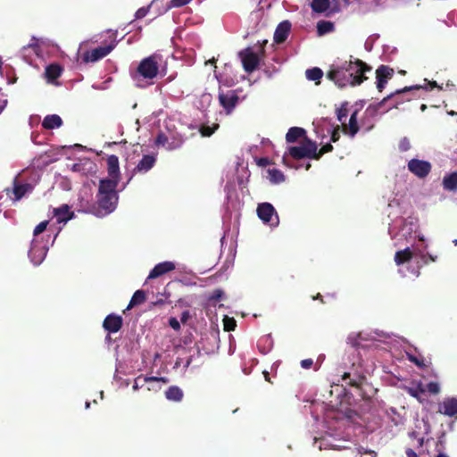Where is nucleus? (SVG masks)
<instances>
[{
  "label": "nucleus",
  "mask_w": 457,
  "mask_h": 457,
  "mask_svg": "<svg viewBox=\"0 0 457 457\" xmlns=\"http://www.w3.org/2000/svg\"><path fill=\"white\" fill-rule=\"evenodd\" d=\"M118 184L114 179H101L96 195L98 207L105 214L112 212L118 204L119 196L116 191Z\"/></svg>",
  "instance_id": "nucleus-1"
},
{
  "label": "nucleus",
  "mask_w": 457,
  "mask_h": 457,
  "mask_svg": "<svg viewBox=\"0 0 457 457\" xmlns=\"http://www.w3.org/2000/svg\"><path fill=\"white\" fill-rule=\"evenodd\" d=\"M333 145H322L318 152V145H300L299 146H291L288 154L294 160L319 159L322 154L331 152Z\"/></svg>",
  "instance_id": "nucleus-2"
},
{
  "label": "nucleus",
  "mask_w": 457,
  "mask_h": 457,
  "mask_svg": "<svg viewBox=\"0 0 457 457\" xmlns=\"http://www.w3.org/2000/svg\"><path fill=\"white\" fill-rule=\"evenodd\" d=\"M328 78L341 87L346 85H360L362 82L361 79H348L347 71L343 63L341 65H332L330 71L328 72Z\"/></svg>",
  "instance_id": "nucleus-3"
},
{
  "label": "nucleus",
  "mask_w": 457,
  "mask_h": 457,
  "mask_svg": "<svg viewBox=\"0 0 457 457\" xmlns=\"http://www.w3.org/2000/svg\"><path fill=\"white\" fill-rule=\"evenodd\" d=\"M160 61L161 57L157 54L143 59L137 67L138 75L144 79H153L158 74Z\"/></svg>",
  "instance_id": "nucleus-4"
},
{
  "label": "nucleus",
  "mask_w": 457,
  "mask_h": 457,
  "mask_svg": "<svg viewBox=\"0 0 457 457\" xmlns=\"http://www.w3.org/2000/svg\"><path fill=\"white\" fill-rule=\"evenodd\" d=\"M315 126V131L318 134V137L321 139H327V143L336 142L339 139L340 137V128L339 126L334 127L328 120L319 121L317 123L313 122Z\"/></svg>",
  "instance_id": "nucleus-5"
},
{
  "label": "nucleus",
  "mask_w": 457,
  "mask_h": 457,
  "mask_svg": "<svg viewBox=\"0 0 457 457\" xmlns=\"http://www.w3.org/2000/svg\"><path fill=\"white\" fill-rule=\"evenodd\" d=\"M263 54V48L260 46V54L254 52L252 48H246L239 53L243 67L246 72L254 71L260 62V54Z\"/></svg>",
  "instance_id": "nucleus-6"
},
{
  "label": "nucleus",
  "mask_w": 457,
  "mask_h": 457,
  "mask_svg": "<svg viewBox=\"0 0 457 457\" xmlns=\"http://www.w3.org/2000/svg\"><path fill=\"white\" fill-rule=\"evenodd\" d=\"M347 116V109L346 104H343L338 110H337V119L344 126V131L345 133L350 134L352 137L354 136L358 131V126H357V112H354L349 120L348 125L345 124V120Z\"/></svg>",
  "instance_id": "nucleus-7"
},
{
  "label": "nucleus",
  "mask_w": 457,
  "mask_h": 457,
  "mask_svg": "<svg viewBox=\"0 0 457 457\" xmlns=\"http://www.w3.org/2000/svg\"><path fill=\"white\" fill-rule=\"evenodd\" d=\"M343 64L347 71L348 79H361L363 81L366 79L364 73L370 70V67L359 60L345 62Z\"/></svg>",
  "instance_id": "nucleus-8"
},
{
  "label": "nucleus",
  "mask_w": 457,
  "mask_h": 457,
  "mask_svg": "<svg viewBox=\"0 0 457 457\" xmlns=\"http://www.w3.org/2000/svg\"><path fill=\"white\" fill-rule=\"evenodd\" d=\"M257 215L264 222H272V225L278 224V217L273 205L270 203H262L257 207Z\"/></svg>",
  "instance_id": "nucleus-9"
},
{
  "label": "nucleus",
  "mask_w": 457,
  "mask_h": 457,
  "mask_svg": "<svg viewBox=\"0 0 457 457\" xmlns=\"http://www.w3.org/2000/svg\"><path fill=\"white\" fill-rule=\"evenodd\" d=\"M408 169L411 172L419 178H425L431 170V165L428 162L418 159H411L408 162Z\"/></svg>",
  "instance_id": "nucleus-10"
},
{
  "label": "nucleus",
  "mask_w": 457,
  "mask_h": 457,
  "mask_svg": "<svg viewBox=\"0 0 457 457\" xmlns=\"http://www.w3.org/2000/svg\"><path fill=\"white\" fill-rule=\"evenodd\" d=\"M438 412L457 420V398L456 397H446L444 401L439 403Z\"/></svg>",
  "instance_id": "nucleus-11"
},
{
  "label": "nucleus",
  "mask_w": 457,
  "mask_h": 457,
  "mask_svg": "<svg viewBox=\"0 0 457 457\" xmlns=\"http://www.w3.org/2000/svg\"><path fill=\"white\" fill-rule=\"evenodd\" d=\"M114 47L113 44L104 46H99L97 48H95L91 51L87 52L84 56L83 60L86 62H96L104 56H106Z\"/></svg>",
  "instance_id": "nucleus-12"
},
{
  "label": "nucleus",
  "mask_w": 457,
  "mask_h": 457,
  "mask_svg": "<svg viewBox=\"0 0 457 457\" xmlns=\"http://www.w3.org/2000/svg\"><path fill=\"white\" fill-rule=\"evenodd\" d=\"M122 324V317L112 313L107 315L104 320L103 328L109 333H116L121 328Z\"/></svg>",
  "instance_id": "nucleus-13"
},
{
  "label": "nucleus",
  "mask_w": 457,
  "mask_h": 457,
  "mask_svg": "<svg viewBox=\"0 0 457 457\" xmlns=\"http://www.w3.org/2000/svg\"><path fill=\"white\" fill-rule=\"evenodd\" d=\"M286 139L287 143H295L296 141L300 143H312L311 140L307 139L306 130L300 127L289 129L286 135Z\"/></svg>",
  "instance_id": "nucleus-14"
},
{
  "label": "nucleus",
  "mask_w": 457,
  "mask_h": 457,
  "mask_svg": "<svg viewBox=\"0 0 457 457\" xmlns=\"http://www.w3.org/2000/svg\"><path fill=\"white\" fill-rule=\"evenodd\" d=\"M176 268L175 263L172 262H163L156 264L148 275V279L159 278L170 271L174 270Z\"/></svg>",
  "instance_id": "nucleus-15"
},
{
  "label": "nucleus",
  "mask_w": 457,
  "mask_h": 457,
  "mask_svg": "<svg viewBox=\"0 0 457 457\" xmlns=\"http://www.w3.org/2000/svg\"><path fill=\"white\" fill-rule=\"evenodd\" d=\"M394 71L393 69L387 66H380L376 71V78H377V87L379 91L385 87L387 80L391 79L393 76Z\"/></svg>",
  "instance_id": "nucleus-16"
},
{
  "label": "nucleus",
  "mask_w": 457,
  "mask_h": 457,
  "mask_svg": "<svg viewBox=\"0 0 457 457\" xmlns=\"http://www.w3.org/2000/svg\"><path fill=\"white\" fill-rule=\"evenodd\" d=\"M219 100L223 108L226 109L228 112H230L236 106L238 96L235 92L229 91L226 94H220Z\"/></svg>",
  "instance_id": "nucleus-17"
},
{
  "label": "nucleus",
  "mask_w": 457,
  "mask_h": 457,
  "mask_svg": "<svg viewBox=\"0 0 457 457\" xmlns=\"http://www.w3.org/2000/svg\"><path fill=\"white\" fill-rule=\"evenodd\" d=\"M53 213L58 223L67 222L74 217V212L70 211L68 204H62L58 208H54Z\"/></svg>",
  "instance_id": "nucleus-18"
},
{
  "label": "nucleus",
  "mask_w": 457,
  "mask_h": 457,
  "mask_svg": "<svg viewBox=\"0 0 457 457\" xmlns=\"http://www.w3.org/2000/svg\"><path fill=\"white\" fill-rule=\"evenodd\" d=\"M107 170H108V179H114L119 183L120 178V167H119V159L115 155H110L107 159Z\"/></svg>",
  "instance_id": "nucleus-19"
},
{
  "label": "nucleus",
  "mask_w": 457,
  "mask_h": 457,
  "mask_svg": "<svg viewBox=\"0 0 457 457\" xmlns=\"http://www.w3.org/2000/svg\"><path fill=\"white\" fill-rule=\"evenodd\" d=\"M291 24L289 21H285L278 24L274 33V40L277 43L284 42L289 33Z\"/></svg>",
  "instance_id": "nucleus-20"
},
{
  "label": "nucleus",
  "mask_w": 457,
  "mask_h": 457,
  "mask_svg": "<svg viewBox=\"0 0 457 457\" xmlns=\"http://www.w3.org/2000/svg\"><path fill=\"white\" fill-rule=\"evenodd\" d=\"M167 400L179 403L184 398L183 390L178 386H170L164 393Z\"/></svg>",
  "instance_id": "nucleus-21"
},
{
  "label": "nucleus",
  "mask_w": 457,
  "mask_h": 457,
  "mask_svg": "<svg viewBox=\"0 0 457 457\" xmlns=\"http://www.w3.org/2000/svg\"><path fill=\"white\" fill-rule=\"evenodd\" d=\"M155 162V157L154 155H144L139 161L135 170L137 172H146L154 166Z\"/></svg>",
  "instance_id": "nucleus-22"
},
{
  "label": "nucleus",
  "mask_w": 457,
  "mask_h": 457,
  "mask_svg": "<svg viewBox=\"0 0 457 457\" xmlns=\"http://www.w3.org/2000/svg\"><path fill=\"white\" fill-rule=\"evenodd\" d=\"M414 253L409 248L406 247L403 250L397 251L395 254V262L396 265L400 266L405 262H408L413 257Z\"/></svg>",
  "instance_id": "nucleus-23"
},
{
  "label": "nucleus",
  "mask_w": 457,
  "mask_h": 457,
  "mask_svg": "<svg viewBox=\"0 0 457 457\" xmlns=\"http://www.w3.org/2000/svg\"><path fill=\"white\" fill-rule=\"evenodd\" d=\"M62 120L57 114H51L45 117L42 122V126L47 129H53L61 127Z\"/></svg>",
  "instance_id": "nucleus-24"
},
{
  "label": "nucleus",
  "mask_w": 457,
  "mask_h": 457,
  "mask_svg": "<svg viewBox=\"0 0 457 457\" xmlns=\"http://www.w3.org/2000/svg\"><path fill=\"white\" fill-rule=\"evenodd\" d=\"M442 184L444 188L447 191H457V171L445 175Z\"/></svg>",
  "instance_id": "nucleus-25"
},
{
  "label": "nucleus",
  "mask_w": 457,
  "mask_h": 457,
  "mask_svg": "<svg viewBox=\"0 0 457 457\" xmlns=\"http://www.w3.org/2000/svg\"><path fill=\"white\" fill-rule=\"evenodd\" d=\"M31 190H32V186L29 183L21 184V185L15 184L14 187H13V194L15 196V198H14L15 201L21 200L26 195V193H28Z\"/></svg>",
  "instance_id": "nucleus-26"
},
{
  "label": "nucleus",
  "mask_w": 457,
  "mask_h": 457,
  "mask_svg": "<svg viewBox=\"0 0 457 457\" xmlns=\"http://www.w3.org/2000/svg\"><path fill=\"white\" fill-rule=\"evenodd\" d=\"M46 248L42 247L37 249L36 245H33L29 250V256L32 258V261L38 264L40 263L46 254Z\"/></svg>",
  "instance_id": "nucleus-27"
},
{
  "label": "nucleus",
  "mask_w": 457,
  "mask_h": 457,
  "mask_svg": "<svg viewBox=\"0 0 457 457\" xmlns=\"http://www.w3.org/2000/svg\"><path fill=\"white\" fill-rule=\"evenodd\" d=\"M62 72V69L57 64H51L46 69V77L49 82H53L55 79H57Z\"/></svg>",
  "instance_id": "nucleus-28"
},
{
  "label": "nucleus",
  "mask_w": 457,
  "mask_h": 457,
  "mask_svg": "<svg viewBox=\"0 0 457 457\" xmlns=\"http://www.w3.org/2000/svg\"><path fill=\"white\" fill-rule=\"evenodd\" d=\"M267 172L269 174V179L272 184H279L286 179L283 172L278 169H269Z\"/></svg>",
  "instance_id": "nucleus-29"
},
{
  "label": "nucleus",
  "mask_w": 457,
  "mask_h": 457,
  "mask_svg": "<svg viewBox=\"0 0 457 457\" xmlns=\"http://www.w3.org/2000/svg\"><path fill=\"white\" fill-rule=\"evenodd\" d=\"M145 301V293L143 290H137L132 295L127 309L142 304Z\"/></svg>",
  "instance_id": "nucleus-30"
},
{
  "label": "nucleus",
  "mask_w": 457,
  "mask_h": 457,
  "mask_svg": "<svg viewBox=\"0 0 457 457\" xmlns=\"http://www.w3.org/2000/svg\"><path fill=\"white\" fill-rule=\"evenodd\" d=\"M346 378H349V382H347L349 386L359 388L361 386L363 380L365 379V377L362 375H356L351 378V374L349 372H345L342 376V379L345 380Z\"/></svg>",
  "instance_id": "nucleus-31"
},
{
  "label": "nucleus",
  "mask_w": 457,
  "mask_h": 457,
  "mask_svg": "<svg viewBox=\"0 0 457 457\" xmlns=\"http://www.w3.org/2000/svg\"><path fill=\"white\" fill-rule=\"evenodd\" d=\"M312 8L316 12H324L329 10V0H312Z\"/></svg>",
  "instance_id": "nucleus-32"
},
{
  "label": "nucleus",
  "mask_w": 457,
  "mask_h": 457,
  "mask_svg": "<svg viewBox=\"0 0 457 457\" xmlns=\"http://www.w3.org/2000/svg\"><path fill=\"white\" fill-rule=\"evenodd\" d=\"M406 391L411 396L416 398L419 402H423L421 395L425 394L426 389L423 387L421 383L415 387H407Z\"/></svg>",
  "instance_id": "nucleus-33"
},
{
  "label": "nucleus",
  "mask_w": 457,
  "mask_h": 457,
  "mask_svg": "<svg viewBox=\"0 0 457 457\" xmlns=\"http://www.w3.org/2000/svg\"><path fill=\"white\" fill-rule=\"evenodd\" d=\"M334 24L331 21H321L317 24V30L320 36L325 35L333 31Z\"/></svg>",
  "instance_id": "nucleus-34"
},
{
  "label": "nucleus",
  "mask_w": 457,
  "mask_h": 457,
  "mask_svg": "<svg viewBox=\"0 0 457 457\" xmlns=\"http://www.w3.org/2000/svg\"><path fill=\"white\" fill-rule=\"evenodd\" d=\"M305 74H306V78L309 80H313V81H317V82H319V80L323 76L322 71L319 68L309 69L306 71Z\"/></svg>",
  "instance_id": "nucleus-35"
},
{
  "label": "nucleus",
  "mask_w": 457,
  "mask_h": 457,
  "mask_svg": "<svg viewBox=\"0 0 457 457\" xmlns=\"http://www.w3.org/2000/svg\"><path fill=\"white\" fill-rule=\"evenodd\" d=\"M191 0H171L169 4L164 8L162 12H167L171 8H178L187 4Z\"/></svg>",
  "instance_id": "nucleus-36"
},
{
  "label": "nucleus",
  "mask_w": 457,
  "mask_h": 457,
  "mask_svg": "<svg viewBox=\"0 0 457 457\" xmlns=\"http://www.w3.org/2000/svg\"><path fill=\"white\" fill-rule=\"evenodd\" d=\"M223 326L225 331H233L237 326V322L234 318L225 316L223 319Z\"/></svg>",
  "instance_id": "nucleus-37"
},
{
  "label": "nucleus",
  "mask_w": 457,
  "mask_h": 457,
  "mask_svg": "<svg viewBox=\"0 0 457 457\" xmlns=\"http://www.w3.org/2000/svg\"><path fill=\"white\" fill-rule=\"evenodd\" d=\"M419 256L424 264H428L430 262H434L437 260L436 255H432L428 253H420Z\"/></svg>",
  "instance_id": "nucleus-38"
},
{
  "label": "nucleus",
  "mask_w": 457,
  "mask_h": 457,
  "mask_svg": "<svg viewBox=\"0 0 457 457\" xmlns=\"http://www.w3.org/2000/svg\"><path fill=\"white\" fill-rule=\"evenodd\" d=\"M425 389L428 390L430 394L437 395L440 392V386L437 382L431 381L427 384Z\"/></svg>",
  "instance_id": "nucleus-39"
},
{
  "label": "nucleus",
  "mask_w": 457,
  "mask_h": 457,
  "mask_svg": "<svg viewBox=\"0 0 457 457\" xmlns=\"http://www.w3.org/2000/svg\"><path fill=\"white\" fill-rule=\"evenodd\" d=\"M408 360L414 364H416L420 368H425L427 367V364L425 363V361L423 358H419L411 354H408Z\"/></svg>",
  "instance_id": "nucleus-40"
},
{
  "label": "nucleus",
  "mask_w": 457,
  "mask_h": 457,
  "mask_svg": "<svg viewBox=\"0 0 457 457\" xmlns=\"http://www.w3.org/2000/svg\"><path fill=\"white\" fill-rule=\"evenodd\" d=\"M38 40L36 38L32 39V42L29 43L27 46L23 47V51H27L29 49H32L33 52L38 55L39 54V49H38Z\"/></svg>",
  "instance_id": "nucleus-41"
},
{
  "label": "nucleus",
  "mask_w": 457,
  "mask_h": 457,
  "mask_svg": "<svg viewBox=\"0 0 457 457\" xmlns=\"http://www.w3.org/2000/svg\"><path fill=\"white\" fill-rule=\"evenodd\" d=\"M47 225H48L47 220L41 221L39 224H37L33 231L34 236H37V235L41 234L42 232H44L46 228Z\"/></svg>",
  "instance_id": "nucleus-42"
},
{
  "label": "nucleus",
  "mask_w": 457,
  "mask_h": 457,
  "mask_svg": "<svg viewBox=\"0 0 457 457\" xmlns=\"http://www.w3.org/2000/svg\"><path fill=\"white\" fill-rule=\"evenodd\" d=\"M152 381H160L164 384L169 383V378L165 377H145L143 378V382H152Z\"/></svg>",
  "instance_id": "nucleus-43"
},
{
  "label": "nucleus",
  "mask_w": 457,
  "mask_h": 457,
  "mask_svg": "<svg viewBox=\"0 0 457 457\" xmlns=\"http://www.w3.org/2000/svg\"><path fill=\"white\" fill-rule=\"evenodd\" d=\"M256 164L259 167H266L271 163L270 160L268 157H261L255 159Z\"/></svg>",
  "instance_id": "nucleus-44"
},
{
  "label": "nucleus",
  "mask_w": 457,
  "mask_h": 457,
  "mask_svg": "<svg viewBox=\"0 0 457 457\" xmlns=\"http://www.w3.org/2000/svg\"><path fill=\"white\" fill-rule=\"evenodd\" d=\"M169 325L175 330L179 331L180 329V323L175 317H170L169 319Z\"/></svg>",
  "instance_id": "nucleus-45"
},
{
  "label": "nucleus",
  "mask_w": 457,
  "mask_h": 457,
  "mask_svg": "<svg viewBox=\"0 0 457 457\" xmlns=\"http://www.w3.org/2000/svg\"><path fill=\"white\" fill-rule=\"evenodd\" d=\"M149 11V6L148 7H142L140 9H138L137 12H136V14H135V17L136 19H142L144 18L147 12Z\"/></svg>",
  "instance_id": "nucleus-46"
},
{
  "label": "nucleus",
  "mask_w": 457,
  "mask_h": 457,
  "mask_svg": "<svg viewBox=\"0 0 457 457\" xmlns=\"http://www.w3.org/2000/svg\"><path fill=\"white\" fill-rule=\"evenodd\" d=\"M168 297L166 298H162V297H160V298H157L155 301H153L151 303V305L153 306H163L167 303H170V302L167 300Z\"/></svg>",
  "instance_id": "nucleus-47"
},
{
  "label": "nucleus",
  "mask_w": 457,
  "mask_h": 457,
  "mask_svg": "<svg viewBox=\"0 0 457 457\" xmlns=\"http://www.w3.org/2000/svg\"><path fill=\"white\" fill-rule=\"evenodd\" d=\"M312 365H313V361L311 358L304 359V360L301 361V367L303 369H305V370L311 369L312 367Z\"/></svg>",
  "instance_id": "nucleus-48"
},
{
  "label": "nucleus",
  "mask_w": 457,
  "mask_h": 457,
  "mask_svg": "<svg viewBox=\"0 0 457 457\" xmlns=\"http://www.w3.org/2000/svg\"><path fill=\"white\" fill-rule=\"evenodd\" d=\"M223 295V292L220 289H216L212 295L210 296V300L212 301H219Z\"/></svg>",
  "instance_id": "nucleus-49"
},
{
  "label": "nucleus",
  "mask_w": 457,
  "mask_h": 457,
  "mask_svg": "<svg viewBox=\"0 0 457 457\" xmlns=\"http://www.w3.org/2000/svg\"><path fill=\"white\" fill-rule=\"evenodd\" d=\"M145 377H142V376H138L136 379H135V382H134V386H133V389L134 390H137L138 389L139 387H142L144 386V384L145 382H143V378Z\"/></svg>",
  "instance_id": "nucleus-50"
},
{
  "label": "nucleus",
  "mask_w": 457,
  "mask_h": 457,
  "mask_svg": "<svg viewBox=\"0 0 457 457\" xmlns=\"http://www.w3.org/2000/svg\"><path fill=\"white\" fill-rule=\"evenodd\" d=\"M214 131V129L209 128V127H203L200 129V132L202 136L209 137L211 136Z\"/></svg>",
  "instance_id": "nucleus-51"
},
{
  "label": "nucleus",
  "mask_w": 457,
  "mask_h": 457,
  "mask_svg": "<svg viewBox=\"0 0 457 457\" xmlns=\"http://www.w3.org/2000/svg\"><path fill=\"white\" fill-rule=\"evenodd\" d=\"M71 147H76V148H83V145H80V144H78V145H62L60 148V151L65 153L66 150H68L69 148H71Z\"/></svg>",
  "instance_id": "nucleus-52"
},
{
  "label": "nucleus",
  "mask_w": 457,
  "mask_h": 457,
  "mask_svg": "<svg viewBox=\"0 0 457 457\" xmlns=\"http://www.w3.org/2000/svg\"><path fill=\"white\" fill-rule=\"evenodd\" d=\"M191 317L189 311H184L181 313L180 321L185 324Z\"/></svg>",
  "instance_id": "nucleus-53"
},
{
  "label": "nucleus",
  "mask_w": 457,
  "mask_h": 457,
  "mask_svg": "<svg viewBox=\"0 0 457 457\" xmlns=\"http://www.w3.org/2000/svg\"><path fill=\"white\" fill-rule=\"evenodd\" d=\"M421 87H422L421 86L405 87L403 89L397 90L395 92V94H401V93L407 92V91L411 90V89H420Z\"/></svg>",
  "instance_id": "nucleus-54"
},
{
  "label": "nucleus",
  "mask_w": 457,
  "mask_h": 457,
  "mask_svg": "<svg viewBox=\"0 0 457 457\" xmlns=\"http://www.w3.org/2000/svg\"><path fill=\"white\" fill-rule=\"evenodd\" d=\"M405 453H406V456L407 457H418L417 453H415L414 450L411 449V448H408L406 451H405Z\"/></svg>",
  "instance_id": "nucleus-55"
},
{
  "label": "nucleus",
  "mask_w": 457,
  "mask_h": 457,
  "mask_svg": "<svg viewBox=\"0 0 457 457\" xmlns=\"http://www.w3.org/2000/svg\"><path fill=\"white\" fill-rule=\"evenodd\" d=\"M283 163L288 167H293V165L289 163L288 156L286 154L283 156Z\"/></svg>",
  "instance_id": "nucleus-56"
},
{
  "label": "nucleus",
  "mask_w": 457,
  "mask_h": 457,
  "mask_svg": "<svg viewBox=\"0 0 457 457\" xmlns=\"http://www.w3.org/2000/svg\"><path fill=\"white\" fill-rule=\"evenodd\" d=\"M312 298H313V300H320L321 303H323V297H322V295H321L320 293H318V294H317L315 296H313Z\"/></svg>",
  "instance_id": "nucleus-57"
},
{
  "label": "nucleus",
  "mask_w": 457,
  "mask_h": 457,
  "mask_svg": "<svg viewBox=\"0 0 457 457\" xmlns=\"http://www.w3.org/2000/svg\"><path fill=\"white\" fill-rule=\"evenodd\" d=\"M263 376L266 381L270 382V373L268 371L264 370Z\"/></svg>",
  "instance_id": "nucleus-58"
},
{
  "label": "nucleus",
  "mask_w": 457,
  "mask_h": 457,
  "mask_svg": "<svg viewBox=\"0 0 457 457\" xmlns=\"http://www.w3.org/2000/svg\"><path fill=\"white\" fill-rule=\"evenodd\" d=\"M429 84H430V87H438V86H437V84H436V81L430 82ZM439 88H442V87H439Z\"/></svg>",
  "instance_id": "nucleus-59"
},
{
  "label": "nucleus",
  "mask_w": 457,
  "mask_h": 457,
  "mask_svg": "<svg viewBox=\"0 0 457 457\" xmlns=\"http://www.w3.org/2000/svg\"><path fill=\"white\" fill-rule=\"evenodd\" d=\"M436 457H448V456L445 453H439L438 455H436Z\"/></svg>",
  "instance_id": "nucleus-60"
},
{
  "label": "nucleus",
  "mask_w": 457,
  "mask_h": 457,
  "mask_svg": "<svg viewBox=\"0 0 457 457\" xmlns=\"http://www.w3.org/2000/svg\"><path fill=\"white\" fill-rule=\"evenodd\" d=\"M426 108H427L426 104H422L420 107L421 111H424Z\"/></svg>",
  "instance_id": "nucleus-61"
},
{
  "label": "nucleus",
  "mask_w": 457,
  "mask_h": 457,
  "mask_svg": "<svg viewBox=\"0 0 457 457\" xmlns=\"http://www.w3.org/2000/svg\"><path fill=\"white\" fill-rule=\"evenodd\" d=\"M452 87H453V84H449V83L446 84V87L452 88Z\"/></svg>",
  "instance_id": "nucleus-62"
},
{
  "label": "nucleus",
  "mask_w": 457,
  "mask_h": 457,
  "mask_svg": "<svg viewBox=\"0 0 457 457\" xmlns=\"http://www.w3.org/2000/svg\"><path fill=\"white\" fill-rule=\"evenodd\" d=\"M448 113H449L450 115H454V114H456V112H453V111L449 112Z\"/></svg>",
  "instance_id": "nucleus-63"
},
{
  "label": "nucleus",
  "mask_w": 457,
  "mask_h": 457,
  "mask_svg": "<svg viewBox=\"0 0 457 457\" xmlns=\"http://www.w3.org/2000/svg\"><path fill=\"white\" fill-rule=\"evenodd\" d=\"M337 10H338L337 8H332V9L330 10V12H336V11H337Z\"/></svg>",
  "instance_id": "nucleus-64"
}]
</instances>
